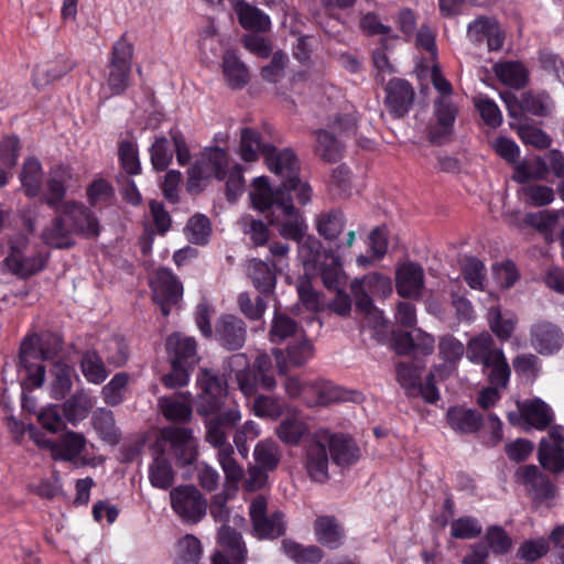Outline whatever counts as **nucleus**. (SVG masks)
Here are the masks:
<instances>
[{"instance_id": "nucleus-21", "label": "nucleus", "mask_w": 564, "mask_h": 564, "mask_svg": "<svg viewBox=\"0 0 564 564\" xmlns=\"http://www.w3.org/2000/svg\"><path fill=\"white\" fill-rule=\"evenodd\" d=\"M216 337L224 348L238 350L247 339V325L236 315H225L217 322Z\"/></svg>"}, {"instance_id": "nucleus-46", "label": "nucleus", "mask_w": 564, "mask_h": 564, "mask_svg": "<svg viewBox=\"0 0 564 564\" xmlns=\"http://www.w3.org/2000/svg\"><path fill=\"white\" fill-rule=\"evenodd\" d=\"M267 149H271V145L262 142L261 134L257 130L252 128L241 129L239 153L242 160L254 162L260 153L265 156Z\"/></svg>"}, {"instance_id": "nucleus-54", "label": "nucleus", "mask_w": 564, "mask_h": 564, "mask_svg": "<svg viewBox=\"0 0 564 564\" xmlns=\"http://www.w3.org/2000/svg\"><path fill=\"white\" fill-rule=\"evenodd\" d=\"M253 456L257 465L265 470H274L281 459V452L279 445L272 440L260 441L253 451Z\"/></svg>"}, {"instance_id": "nucleus-12", "label": "nucleus", "mask_w": 564, "mask_h": 564, "mask_svg": "<svg viewBox=\"0 0 564 564\" xmlns=\"http://www.w3.org/2000/svg\"><path fill=\"white\" fill-rule=\"evenodd\" d=\"M4 262L12 273L22 278L34 274L44 267V258L28 249L24 236H18L11 241L10 253Z\"/></svg>"}, {"instance_id": "nucleus-41", "label": "nucleus", "mask_w": 564, "mask_h": 564, "mask_svg": "<svg viewBox=\"0 0 564 564\" xmlns=\"http://www.w3.org/2000/svg\"><path fill=\"white\" fill-rule=\"evenodd\" d=\"M19 178L26 196H37L43 178L40 161L33 156L26 158L21 166Z\"/></svg>"}, {"instance_id": "nucleus-63", "label": "nucleus", "mask_w": 564, "mask_h": 564, "mask_svg": "<svg viewBox=\"0 0 564 564\" xmlns=\"http://www.w3.org/2000/svg\"><path fill=\"white\" fill-rule=\"evenodd\" d=\"M129 382V375L118 372L113 378L102 387L101 395L108 405L115 406L123 401V393Z\"/></svg>"}, {"instance_id": "nucleus-24", "label": "nucleus", "mask_w": 564, "mask_h": 564, "mask_svg": "<svg viewBox=\"0 0 564 564\" xmlns=\"http://www.w3.org/2000/svg\"><path fill=\"white\" fill-rule=\"evenodd\" d=\"M166 352L171 364L194 367L197 362V343L193 337L173 333L166 338Z\"/></svg>"}, {"instance_id": "nucleus-15", "label": "nucleus", "mask_w": 564, "mask_h": 564, "mask_svg": "<svg viewBox=\"0 0 564 564\" xmlns=\"http://www.w3.org/2000/svg\"><path fill=\"white\" fill-rule=\"evenodd\" d=\"M152 297L161 307L164 316L170 314V306L176 304L183 294V286L176 278L165 269H159L150 281Z\"/></svg>"}, {"instance_id": "nucleus-17", "label": "nucleus", "mask_w": 564, "mask_h": 564, "mask_svg": "<svg viewBox=\"0 0 564 564\" xmlns=\"http://www.w3.org/2000/svg\"><path fill=\"white\" fill-rule=\"evenodd\" d=\"M218 542L223 551L215 553L213 564L245 563L247 547L239 532L228 525H224L218 531Z\"/></svg>"}, {"instance_id": "nucleus-51", "label": "nucleus", "mask_w": 564, "mask_h": 564, "mask_svg": "<svg viewBox=\"0 0 564 564\" xmlns=\"http://www.w3.org/2000/svg\"><path fill=\"white\" fill-rule=\"evenodd\" d=\"M324 258L329 262H322L319 265L323 284L329 290L339 289L345 276L340 258L333 251H325Z\"/></svg>"}, {"instance_id": "nucleus-13", "label": "nucleus", "mask_w": 564, "mask_h": 564, "mask_svg": "<svg viewBox=\"0 0 564 564\" xmlns=\"http://www.w3.org/2000/svg\"><path fill=\"white\" fill-rule=\"evenodd\" d=\"M457 115L458 108L449 98H437L434 101L435 122L427 130L429 140L437 145L447 142L454 132Z\"/></svg>"}, {"instance_id": "nucleus-35", "label": "nucleus", "mask_w": 564, "mask_h": 564, "mask_svg": "<svg viewBox=\"0 0 564 564\" xmlns=\"http://www.w3.org/2000/svg\"><path fill=\"white\" fill-rule=\"evenodd\" d=\"M446 417L449 426L458 433H475L484 424L482 415L479 412L462 406L449 408Z\"/></svg>"}, {"instance_id": "nucleus-2", "label": "nucleus", "mask_w": 564, "mask_h": 564, "mask_svg": "<svg viewBox=\"0 0 564 564\" xmlns=\"http://www.w3.org/2000/svg\"><path fill=\"white\" fill-rule=\"evenodd\" d=\"M41 426L52 435L47 440H36L39 444L50 448L55 460H70V403L50 404L37 414Z\"/></svg>"}, {"instance_id": "nucleus-11", "label": "nucleus", "mask_w": 564, "mask_h": 564, "mask_svg": "<svg viewBox=\"0 0 564 564\" xmlns=\"http://www.w3.org/2000/svg\"><path fill=\"white\" fill-rule=\"evenodd\" d=\"M268 502L263 496L256 497L249 508L254 534L259 539H276L284 534L283 513L267 514Z\"/></svg>"}, {"instance_id": "nucleus-8", "label": "nucleus", "mask_w": 564, "mask_h": 564, "mask_svg": "<svg viewBox=\"0 0 564 564\" xmlns=\"http://www.w3.org/2000/svg\"><path fill=\"white\" fill-rule=\"evenodd\" d=\"M161 438L170 444L178 465H192L197 459L198 449L192 429L175 425L165 426L161 430Z\"/></svg>"}, {"instance_id": "nucleus-3", "label": "nucleus", "mask_w": 564, "mask_h": 564, "mask_svg": "<svg viewBox=\"0 0 564 564\" xmlns=\"http://www.w3.org/2000/svg\"><path fill=\"white\" fill-rule=\"evenodd\" d=\"M315 227L317 234L334 246L336 250L351 248L355 242L356 231L354 229L346 230L347 217L339 208L318 214L315 219Z\"/></svg>"}, {"instance_id": "nucleus-58", "label": "nucleus", "mask_w": 564, "mask_h": 564, "mask_svg": "<svg viewBox=\"0 0 564 564\" xmlns=\"http://www.w3.org/2000/svg\"><path fill=\"white\" fill-rule=\"evenodd\" d=\"M93 423L95 430L105 441L111 444L119 442V433L116 427L113 414L110 410L104 408L97 409L93 415Z\"/></svg>"}, {"instance_id": "nucleus-14", "label": "nucleus", "mask_w": 564, "mask_h": 564, "mask_svg": "<svg viewBox=\"0 0 564 564\" xmlns=\"http://www.w3.org/2000/svg\"><path fill=\"white\" fill-rule=\"evenodd\" d=\"M212 416L205 421V441L212 446L217 447L230 444L229 432L237 427L241 421V412L237 408H229L212 413Z\"/></svg>"}, {"instance_id": "nucleus-1", "label": "nucleus", "mask_w": 564, "mask_h": 564, "mask_svg": "<svg viewBox=\"0 0 564 564\" xmlns=\"http://www.w3.org/2000/svg\"><path fill=\"white\" fill-rule=\"evenodd\" d=\"M62 340L57 335L40 338L37 335L26 336L20 347L19 376L23 391L43 386L45 368L41 360L54 359L62 350Z\"/></svg>"}, {"instance_id": "nucleus-53", "label": "nucleus", "mask_w": 564, "mask_h": 564, "mask_svg": "<svg viewBox=\"0 0 564 564\" xmlns=\"http://www.w3.org/2000/svg\"><path fill=\"white\" fill-rule=\"evenodd\" d=\"M236 12L243 29L264 31L270 26V20L260 10L245 2L236 4Z\"/></svg>"}, {"instance_id": "nucleus-9", "label": "nucleus", "mask_w": 564, "mask_h": 564, "mask_svg": "<svg viewBox=\"0 0 564 564\" xmlns=\"http://www.w3.org/2000/svg\"><path fill=\"white\" fill-rule=\"evenodd\" d=\"M540 465L555 475L564 471V427L554 425L547 435L541 438L538 447Z\"/></svg>"}, {"instance_id": "nucleus-43", "label": "nucleus", "mask_w": 564, "mask_h": 564, "mask_svg": "<svg viewBox=\"0 0 564 564\" xmlns=\"http://www.w3.org/2000/svg\"><path fill=\"white\" fill-rule=\"evenodd\" d=\"M217 449V460L220 465L225 480L228 485L237 486L245 476L242 466L235 458V448L231 444L215 447Z\"/></svg>"}, {"instance_id": "nucleus-30", "label": "nucleus", "mask_w": 564, "mask_h": 564, "mask_svg": "<svg viewBox=\"0 0 564 564\" xmlns=\"http://www.w3.org/2000/svg\"><path fill=\"white\" fill-rule=\"evenodd\" d=\"M227 368L230 373H235L238 387L246 397L256 394L258 375L250 370L249 359L245 354L230 356L227 360Z\"/></svg>"}, {"instance_id": "nucleus-19", "label": "nucleus", "mask_w": 564, "mask_h": 564, "mask_svg": "<svg viewBox=\"0 0 564 564\" xmlns=\"http://www.w3.org/2000/svg\"><path fill=\"white\" fill-rule=\"evenodd\" d=\"M276 206L285 216V219L276 223L279 235L284 239L301 243L306 236L307 225L300 210L294 207L292 198L285 199L280 196Z\"/></svg>"}, {"instance_id": "nucleus-50", "label": "nucleus", "mask_w": 564, "mask_h": 564, "mask_svg": "<svg viewBox=\"0 0 564 564\" xmlns=\"http://www.w3.org/2000/svg\"><path fill=\"white\" fill-rule=\"evenodd\" d=\"M80 369L84 377L94 384L102 383L108 377V371L102 358L94 350H88L83 354Z\"/></svg>"}, {"instance_id": "nucleus-26", "label": "nucleus", "mask_w": 564, "mask_h": 564, "mask_svg": "<svg viewBox=\"0 0 564 564\" xmlns=\"http://www.w3.org/2000/svg\"><path fill=\"white\" fill-rule=\"evenodd\" d=\"M516 476L521 478L522 482L528 487V490L533 494L535 499L545 500L555 497V486L535 465L520 467Z\"/></svg>"}, {"instance_id": "nucleus-44", "label": "nucleus", "mask_w": 564, "mask_h": 564, "mask_svg": "<svg viewBox=\"0 0 564 564\" xmlns=\"http://www.w3.org/2000/svg\"><path fill=\"white\" fill-rule=\"evenodd\" d=\"M492 70L502 84L516 89L524 87L528 82V72L520 62L497 63Z\"/></svg>"}, {"instance_id": "nucleus-52", "label": "nucleus", "mask_w": 564, "mask_h": 564, "mask_svg": "<svg viewBox=\"0 0 564 564\" xmlns=\"http://www.w3.org/2000/svg\"><path fill=\"white\" fill-rule=\"evenodd\" d=\"M308 433L306 423L299 417H285L275 430L279 440L286 445H297L302 437Z\"/></svg>"}, {"instance_id": "nucleus-16", "label": "nucleus", "mask_w": 564, "mask_h": 564, "mask_svg": "<svg viewBox=\"0 0 564 564\" xmlns=\"http://www.w3.org/2000/svg\"><path fill=\"white\" fill-rule=\"evenodd\" d=\"M425 274L423 267L414 261H405L397 267L395 289L403 299H420L423 295Z\"/></svg>"}, {"instance_id": "nucleus-49", "label": "nucleus", "mask_w": 564, "mask_h": 564, "mask_svg": "<svg viewBox=\"0 0 564 564\" xmlns=\"http://www.w3.org/2000/svg\"><path fill=\"white\" fill-rule=\"evenodd\" d=\"M284 552L297 564H317L324 557L323 551L316 545L303 546L292 540H283Z\"/></svg>"}, {"instance_id": "nucleus-55", "label": "nucleus", "mask_w": 564, "mask_h": 564, "mask_svg": "<svg viewBox=\"0 0 564 564\" xmlns=\"http://www.w3.org/2000/svg\"><path fill=\"white\" fill-rule=\"evenodd\" d=\"M184 232L189 242L205 245L212 234L210 220L203 214H195L188 219Z\"/></svg>"}, {"instance_id": "nucleus-36", "label": "nucleus", "mask_w": 564, "mask_h": 564, "mask_svg": "<svg viewBox=\"0 0 564 564\" xmlns=\"http://www.w3.org/2000/svg\"><path fill=\"white\" fill-rule=\"evenodd\" d=\"M305 334L303 327L286 313L274 312L269 329V339L273 344H281L288 338L300 337Z\"/></svg>"}, {"instance_id": "nucleus-56", "label": "nucleus", "mask_w": 564, "mask_h": 564, "mask_svg": "<svg viewBox=\"0 0 564 564\" xmlns=\"http://www.w3.org/2000/svg\"><path fill=\"white\" fill-rule=\"evenodd\" d=\"M423 369L424 365L415 361L397 364V379L409 394L414 395L415 389L419 387Z\"/></svg>"}, {"instance_id": "nucleus-28", "label": "nucleus", "mask_w": 564, "mask_h": 564, "mask_svg": "<svg viewBox=\"0 0 564 564\" xmlns=\"http://www.w3.org/2000/svg\"><path fill=\"white\" fill-rule=\"evenodd\" d=\"M158 404L161 413L169 421L187 423L192 420V395L188 392L161 397Z\"/></svg>"}, {"instance_id": "nucleus-22", "label": "nucleus", "mask_w": 564, "mask_h": 564, "mask_svg": "<svg viewBox=\"0 0 564 564\" xmlns=\"http://www.w3.org/2000/svg\"><path fill=\"white\" fill-rule=\"evenodd\" d=\"M376 285L388 289L389 291L391 290L390 280L379 273H371L361 279H355L351 282L350 290L355 297L356 308L361 313L371 314L376 311L372 300L369 296V292H371L372 288Z\"/></svg>"}, {"instance_id": "nucleus-48", "label": "nucleus", "mask_w": 564, "mask_h": 564, "mask_svg": "<svg viewBox=\"0 0 564 564\" xmlns=\"http://www.w3.org/2000/svg\"><path fill=\"white\" fill-rule=\"evenodd\" d=\"M358 126L356 111L350 107L348 110L336 111L326 117L325 128L332 133H337V137L349 135L355 133Z\"/></svg>"}, {"instance_id": "nucleus-47", "label": "nucleus", "mask_w": 564, "mask_h": 564, "mask_svg": "<svg viewBox=\"0 0 564 564\" xmlns=\"http://www.w3.org/2000/svg\"><path fill=\"white\" fill-rule=\"evenodd\" d=\"M338 389L326 381L307 382L305 402L310 406L327 405L339 400Z\"/></svg>"}, {"instance_id": "nucleus-20", "label": "nucleus", "mask_w": 564, "mask_h": 564, "mask_svg": "<svg viewBox=\"0 0 564 564\" xmlns=\"http://www.w3.org/2000/svg\"><path fill=\"white\" fill-rule=\"evenodd\" d=\"M384 104L389 111L401 118L409 112L414 101V89L404 79L393 78L386 86Z\"/></svg>"}, {"instance_id": "nucleus-38", "label": "nucleus", "mask_w": 564, "mask_h": 564, "mask_svg": "<svg viewBox=\"0 0 564 564\" xmlns=\"http://www.w3.org/2000/svg\"><path fill=\"white\" fill-rule=\"evenodd\" d=\"M66 178L54 173L46 182L42 200L57 213L69 212L68 203L64 200L66 194Z\"/></svg>"}, {"instance_id": "nucleus-31", "label": "nucleus", "mask_w": 564, "mask_h": 564, "mask_svg": "<svg viewBox=\"0 0 564 564\" xmlns=\"http://www.w3.org/2000/svg\"><path fill=\"white\" fill-rule=\"evenodd\" d=\"M152 449L154 457L149 470L150 482L156 488L167 489L174 481V471L164 456L162 444L156 442Z\"/></svg>"}, {"instance_id": "nucleus-29", "label": "nucleus", "mask_w": 564, "mask_h": 564, "mask_svg": "<svg viewBox=\"0 0 564 564\" xmlns=\"http://www.w3.org/2000/svg\"><path fill=\"white\" fill-rule=\"evenodd\" d=\"M315 137V155L324 163H337L341 160L345 145L339 137H336L328 129H316L313 132Z\"/></svg>"}, {"instance_id": "nucleus-57", "label": "nucleus", "mask_w": 564, "mask_h": 564, "mask_svg": "<svg viewBox=\"0 0 564 564\" xmlns=\"http://www.w3.org/2000/svg\"><path fill=\"white\" fill-rule=\"evenodd\" d=\"M276 191L273 192L268 178L260 176L253 180L250 198L254 208L264 212L275 204Z\"/></svg>"}, {"instance_id": "nucleus-62", "label": "nucleus", "mask_w": 564, "mask_h": 564, "mask_svg": "<svg viewBox=\"0 0 564 564\" xmlns=\"http://www.w3.org/2000/svg\"><path fill=\"white\" fill-rule=\"evenodd\" d=\"M202 554V545L199 540L187 534L176 544L177 564H197Z\"/></svg>"}, {"instance_id": "nucleus-42", "label": "nucleus", "mask_w": 564, "mask_h": 564, "mask_svg": "<svg viewBox=\"0 0 564 564\" xmlns=\"http://www.w3.org/2000/svg\"><path fill=\"white\" fill-rule=\"evenodd\" d=\"M501 351V349L495 346V341L488 333L474 337L467 345L468 359L482 366L495 358V354Z\"/></svg>"}, {"instance_id": "nucleus-25", "label": "nucleus", "mask_w": 564, "mask_h": 564, "mask_svg": "<svg viewBox=\"0 0 564 564\" xmlns=\"http://www.w3.org/2000/svg\"><path fill=\"white\" fill-rule=\"evenodd\" d=\"M531 344L539 354L549 355L558 350L563 344L561 329L550 322H539L531 328Z\"/></svg>"}, {"instance_id": "nucleus-45", "label": "nucleus", "mask_w": 564, "mask_h": 564, "mask_svg": "<svg viewBox=\"0 0 564 564\" xmlns=\"http://www.w3.org/2000/svg\"><path fill=\"white\" fill-rule=\"evenodd\" d=\"M69 212L59 213L51 226L43 232L44 241L54 248H67L70 245L69 236Z\"/></svg>"}, {"instance_id": "nucleus-6", "label": "nucleus", "mask_w": 564, "mask_h": 564, "mask_svg": "<svg viewBox=\"0 0 564 564\" xmlns=\"http://www.w3.org/2000/svg\"><path fill=\"white\" fill-rule=\"evenodd\" d=\"M228 166L227 153L219 149L206 150L188 171V189L199 188L200 183L210 177L223 180Z\"/></svg>"}, {"instance_id": "nucleus-40", "label": "nucleus", "mask_w": 564, "mask_h": 564, "mask_svg": "<svg viewBox=\"0 0 564 564\" xmlns=\"http://www.w3.org/2000/svg\"><path fill=\"white\" fill-rule=\"evenodd\" d=\"M223 68L226 82L231 89H241L249 83V70L234 52L225 53Z\"/></svg>"}, {"instance_id": "nucleus-18", "label": "nucleus", "mask_w": 564, "mask_h": 564, "mask_svg": "<svg viewBox=\"0 0 564 564\" xmlns=\"http://www.w3.org/2000/svg\"><path fill=\"white\" fill-rule=\"evenodd\" d=\"M327 444L323 431L315 433L313 441L305 449V469L312 480L324 482L328 479Z\"/></svg>"}, {"instance_id": "nucleus-60", "label": "nucleus", "mask_w": 564, "mask_h": 564, "mask_svg": "<svg viewBox=\"0 0 564 564\" xmlns=\"http://www.w3.org/2000/svg\"><path fill=\"white\" fill-rule=\"evenodd\" d=\"M560 217H564V210H542L527 214L524 223L542 234L552 232Z\"/></svg>"}, {"instance_id": "nucleus-59", "label": "nucleus", "mask_w": 564, "mask_h": 564, "mask_svg": "<svg viewBox=\"0 0 564 564\" xmlns=\"http://www.w3.org/2000/svg\"><path fill=\"white\" fill-rule=\"evenodd\" d=\"M294 192L296 199L301 205H306L311 200V187L307 183L302 182L299 178V175L291 177L290 180H284L281 185L276 188V197L275 205H278V200L281 197L288 199L292 198L291 193Z\"/></svg>"}, {"instance_id": "nucleus-10", "label": "nucleus", "mask_w": 564, "mask_h": 564, "mask_svg": "<svg viewBox=\"0 0 564 564\" xmlns=\"http://www.w3.org/2000/svg\"><path fill=\"white\" fill-rule=\"evenodd\" d=\"M275 360L276 371L286 376L290 368L304 367L314 355V345L305 334L290 343L285 349L273 348L271 351Z\"/></svg>"}, {"instance_id": "nucleus-61", "label": "nucleus", "mask_w": 564, "mask_h": 564, "mask_svg": "<svg viewBox=\"0 0 564 564\" xmlns=\"http://www.w3.org/2000/svg\"><path fill=\"white\" fill-rule=\"evenodd\" d=\"M495 358L484 365L485 368L489 369L488 380L492 386L506 388L509 382L511 369L502 351L495 354Z\"/></svg>"}, {"instance_id": "nucleus-33", "label": "nucleus", "mask_w": 564, "mask_h": 564, "mask_svg": "<svg viewBox=\"0 0 564 564\" xmlns=\"http://www.w3.org/2000/svg\"><path fill=\"white\" fill-rule=\"evenodd\" d=\"M314 532L316 540L329 549L341 545L344 529L335 516H318L314 521Z\"/></svg>"}, {"instance_id": "nucleus-5", "label": "nucleus", "mask_w": 564, "mask_h": 564, "mask_svg": "<svg viewBox=\"0 0 564 564\" xmlns=\"http://www.w3.org/2000/svg\"><path fill=\"white\" fill-rule=\"evenodd\" d=\"M174 512L185 522L197 523L207 511V500L194 485H181L170 491Z\"/></svg>"}, {"instance_id": "nucleus-7", "label": "nucleus", "mask_w": 564, "mask_h": 564, "mask_svg": "<svg viewBox=\"0 0 564 564\" xmlns=\"http://www.w3.org/2000/svg\"><path fill=\"white\" fill-rule=\"evenodd\" d=\"M133 46L122 36L112 48L107 85L112 95L122 94L128 87Z\"/></svg>"}, {"instance_id": "nucleus-37", "label": "nucleus", "mask_w": 564, "mask_h": 564, "mask_svg": "<svg viewBox=\"0 0 564 564\" xmlns=\"http://www.w3.org/2000/svg\"><path fill=\"white\" fill-rule=\"evenodd\" d=\"M48 390L53 399H66L70 392V367L65 360H57L52 365L48 375Z\"/></svg>"}, {"instance_id": "nucleus-23", "label": "nucleus", "mask_w": 564, "mask_h": 564, "mask_svg": "<svg viewBox=\"0 0 564 564\" xmlns=\"http://www.w3.org/2000/svg\"><path fill=\"white\" fill-rule=\"evenodd\" d=\"M333 462L338 466H349L360 457V451L354 440L346 434H332L323 431Z\"/></svg>"}, {"instance_id": "nucleus-27", "label": "nucleus", "mask_w": 564, "mask_h": 564, "mask_svg": "<svg viewBox=\"0 0 564 564\" xmlns=\"http://www.w3.org/2000/svg\"><path fill=\"white\" fill-rule=\"evenodd\" d=\"M520 415L522 420L527 423L529 429H535L539 431H544L547 427L551 429L552 422L554 420V414L549 404H546L541 399H533L523 402L519 405Z\"/></svg>"}, {"instance_id": "nucleus-39", "label": "nucleus", "mask_w": 564, "mask_h": 564, "mask_svg": "<svg viewBox=\"0 0 564 564\" xmlns=\"http://www.w3.org/2000/svg\"><path fill=\"white\" fill-rule=\"evenodd\" d=\"M101 227L98 218L83 204L73 203V234L85 238H97Z\"/></svg>"}, {"instance_id": "nucleus-32", "label": "nucleus", "mask_w": 564, "mask_h": 564, "mask_svg": "<svg viewBox=\"0 0 564 564\" xmlns=\"http://www.w3.org/2000/svg\"><path fill=\"white\" fill-rule=\"evenodd\" d=\"M248 276L262 295L268 296L273 293L276 284L274 263L269 264L262 260L252 259L248 264Z\"/></svg>"}, {"instance_id": "nucleus-34", "label": "nucleus", "mask_w": 564, "mask_h": 564, "mask_svg": "<svg viewBox=\"0 0 564 564\" xmlns=\"http://www.w3.org/2000/svg\"><path fill=\"white\" fill-rule=\"evenodd\" d=\"M265 162L270 171L284 180H290L299 174V160L291 150L278 152L275 148L271 147L265 151Z\"/></svg>"}, {"instance_id": "nucleus-64", "label": "nucleus", "mask_w": 564, "mask_h": 564, "mask_svg": "<svg viewBox=\"0 0 564 564\" xmlns=\"http://www.w3.org/2000/svg\"><path fill=\"white\" fill-rule=\"evenodd\" d=\"M21 141L15 134H7L0 138V164L7 169H13L20 158Z\"/></svg>"}, {"instance_id": "nucleus-4", "label": "nucleus", "mask_w": 564, "mask_h": 564, "mask_svg": "<svg viewBox=\"0 0 564 564\" xmlns=\"http://www.w3.org/2000/svg\"><path fill=\"white\" fill-rule=\"evenodd\" d=\"M200 393L197 395L196 412L209 416L223 409L227 397V382L216 372L202 369L197 376Z\"/></svg>"}]
</instances>
